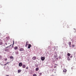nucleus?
<instances>
[{"mask_svg":"<svg viewBox=\"0 0 76 76\" xmlns=\"http://www.w3.org/2000/svg\"><path fill=\"white\" fill-rule=\"evenodd\" d=\"M68 44H69V47H71V42H68Z\"/></svg>","mask_w":76,"mask_h":76,"instance_id":"5","label":"nucleus"},{"mask_svg":"<svg viewBox=\"0 0 76 76\" xmlns=\"http://www.w3.org/2000/svg\"><path fill=\"white\" fill-rule=\"evenodd\" d=\"M9 46H7V47L6 48H9Z\"/></svg>","mask_w":76,"mask_h":76,"instance_id":"26","label":"nucleus"},{"mask_svg":"<svg viewBox=\"0 0 76 76\" xmlns=\"http://www.w3.org/2000/svg\"><path fill=\"white\" fill-rule=\"evenodd\" d=\"M38 70H39V68L37 67L36 69V71H37Z\"/></svg>","mask_w":76,"mask_h":76,"instance_id":"13","label":"nucleus"},{"mask_svg":"<svg viewBox=\"0 0 76 76\" xmlns=\"http://www.w3.org/2000/svg\"><path fill=\"white\" fill-rule=\"evenodd\" d=\"M28 44H29V42H27L26 43L25 47H27L28 45Z\"/></svg>","mask_w":76,"mask_h":76,"instance_id":"3","label":"nucleus"},{"mask_svg":"<svg viewBox=\"0 0 76 76\" xmlns=\"http://www.w3.org/2000/svg\"><path fill=\"white\" fill-rule=\"evenodd\" d=\"M31 46H32L30 44L28 45V48L29 49H30V48H31Z\"/></svg>","mask_w":76,"mask_h":76,"instance_id":"2","label":"nucleus"},{"mask_svg":"<svg viewBox=\"0 0 76 76\" xmlns=\"http://www.w3.org/2000/svg\"><path fill=\"white\" fill-rule=\"evenodd\" d=\"M20 51H23V48H20Z\"/></svg>","mask_w":76,"mask_h":76,"instance_id":"8","label":"nucleus"},{"mask_svg":"<svg viewBox=\"0 0 76 76\" xmlns=\"http://www.w3.org/2000/svg\"><path fill=\"white\" fill-rule=\"evenodd\" d=\"M74 29H75V30H76V29H75V28H74Z\"/></svg>","mask_w":76,"mask_h":76,"instance_id":"35","label":"nucleus"},{"mask_svg":"<svg viewBox=\"0 0 76 76\" xmlns=\"http://www.w3.org/2000/svg\"><path fill=\"white\" fill-rule=\"evenodd\" d=\"M61 53L63 54V52H61Z\"/></svg>","mask_w":76,"mask_h":76,"instance_id":"33","label":"nucleus"},{"mask_svg":"<svg viewBox=\"0 0 76 76\" xmlns=\"http://www.w3.org/2000/svg\"><path fill=\"white\" fill-rule=\"evenodd\" d=\"M70 26H72V25H70Z\"/></svg>","mask_w":76,"mask_h":76,"instance_id":"34","label":"nucleus"},{"mask_svg":"<svg viewBox=\"0 0 76 76\" xmlns=\"http://www.w3.org/2000/svg\"><path fill=\"white\" fill-rule=\"evenodd\" d=\"M5 51H8V50H7V49H6L5 50Z\"/></svg>","mask_w":76,"mask_h":76,"instance_id":"25","label":"nucleus"},{"mask_svg":"<svg viewBox=\"0 0 76 76\" xmlns=\"http://www.w3.org/2000/svg\"><path fill=\"white\" fill-rule=\"evenodd\" d=\"M22 67H23V68H25V67H26V66H25V65H23L22 66Z\"/></svg>","mask_w":76,"mask_h":76,"instance_id":"11","label":"nucleus"},{"mask_svg":"<svg viewBox=\"0 0 76 76\" xmlns=\"http://www.w3.org/2000/svg\"><path fill=\"white\" fill-rule=\"evenodd\" d=\"M40 75H42V73H40Z\"/></svg>","mask_w":76,"mask_h":76,"instance_id":"30","label":"nucleus"},{"mask_svg":"<svg viewBox=\"0 0 76 76\" xmlns=\"http://www.w3.org/2000/svg\"><path fill=\"white\" fill-rule=\"evenodd\" d=\"M10 58L11 59H12V60H13V59H14V58H13V57L12 56H10Z\"/></svg>","mask_w":76,"mask_h":76,"instance_id":"10","label":"nucleus"},{"mask_svg":"<svg viewBox=\"0 0 76 76\" xmlns=\"http://www.w3.org/2000/svg\"><path fill=\"white\" fill-rule=\"evenodd\" d=\"M67 58L68 60H70V58H69V56Z\"/></svg>","mask_w":76,"mask_h":76,"instance_id":"18","label":"nucleus"},{"mask_svg":"<svg viewBox=\"0 0 76 76\" xmlns=\"http://www.w3.org/2000/svg\"><path fill=\"white\" fill-rule=\"evenodd\" d=\"M16 54L17 55L18 54H19V53L18 52V51H17V52H16Z\"/></svg>","mask_w":76,"mask_h":76,"instance_id":"23","label":"nucleus"},{"mask_svg":"<svg viewBox=\"0 0 76 76\" xmlns=\"http://www.w3.org/2000/svg\"><path fill=\"white\" fill-rule=\"evenodd\" d=\"M8 63H10V62H7L6 64H4V66H6Z\"/></svg>","mask_w":76,"mask_h":76,"instance_id":"16","label":"nucleus"},{"mask_svg":"<svg viewBox=\"0 0 76 76\" xmlns=\"http://www.w3.org/2000/svg\"><path fill=\"white\" fill-rule=\"evenodd\" d=\"M5 61H7V58H6L5 59H4Z\"/></svg>","mask_w":76,"mask_h":76,"instance_id":"24","label":"nucleus"},{"mask_svg":"<svg viewBox=\"0 0 76 76\" xmlns=\"http://www.w3.org/2000/svg\"><path fill=\"white\" fill-rule=\"evenodd\" d=\"M53 76V75L52 76Z\"/></svg>","mask_w":76,"mask_h":76,"instance_id":"36","label":"nucleus"},{"mask_svg":"<svg viewBox=\"0 0 76 76\" xmlns=\"http://www.w3.org/2000/svg\"><path fill=\"white\" fill-rule=\"evenodd\" d=\"M68 56H70V54L69 53H68V54H67Z\"/></svg>","mask_w":76,"mask_h":76,"instance_id":"17","label":"nucleus"},{"mask_svg":"<svg viewBox=\"0 0 76 76\" xmlns=\"http://www.w3.org/2000/svg\"><path fill=\"white\" fill-rule=\"evenodd\" d=\"M41 60L42 61H44L45 60V58L44 57H42L41 58Z\"/></svg>","mask_w":76,"mask_h":76,"instance_id":"1","label":"nucleus"},{"mask_svg":"<svg viewBox=\"0 0 76 76\" xmlns=\"http://www.w3.org/2000/svg\"><path fill=\"white\" fill-rule=\"evenodd\" d=\"M19 66L20 67H21L22 66V63H20L19 64Z\"/></svg>","mask_w":76,"mask_h":76,"instance_id":"4","label":"nucleus"},{"mask_svg":"<svg viewBox=\"0 0 76 76\" xmlns=\"http://www.w3.org/2000/svg\"><path fill=\"white\" fill-rule=\"evenodd\" d=\"M5 45H7V43H5Z\"/></svg>","mask_w":76,"mask_h":76,"instance_id":"29","label":"nucleus"},{"mask_svg":"<svg viewBox=\"0 0 76 76\" xmlns=\"http://www.w3.org/2000/svg\"><path fill=\"white\" fill-rule=\"evenodd\" d=\"M75 46V45L74 44L72 45V47H74Z\"/></svg>","mask_w":76,"mask_h":76,"instance_id":"20","label":"nucleus"},{"mask_svg":"<svg viewBox=\"0 0 76 76\" xmlns=\"http://www.w3.org/2000/svg\"><path fill=\"white\" fill-rule=\"evenodd\" d=\"M2 44H3V42H0V45H2Z\"/></svg>","mask_w":76,"mask_h":76,"instance_id":"21","label":"nucleus"},{"mask_svg":"<svg viewBox=\"0 0 76 76\" xmlns=\"http://www.w3.org/2000/svg\"><path fill=\"white\" fill-rule=\"evenodd\" d=\"M26 69H28V67H27L26 68Z\"/></svg>","mask_w":76,"mask_h":76,"instance_id":"28","label":"nucleus"},{"mask_svg":"<svg viewBox=\"0 0 76 76\" xmlns=\"http://www.w3.org/2000/svg\"><path fill=\"white\" fill-rule=\"evenodd\" d=\"M6 38L7 39H8V40H9V39H10V37H6Z\"/></svg>","mask_w":76,"mask_h":76,"instance_id":"14","label":"nucleus"},{"mask_svg":"<svg viewBox=\"0 0 76 76\" xmlns=\"http://www.w3.org/2000/svg\"><path fill=\"white\" fill-rule=\"evenodd\" d=\"M33 76H37V75H36V74H34L33 75Z\"/></svg>","mask_w":76,"mask_h":76,"instance_id":"19","label":"nucleus"},{"mask_svg":"<svg viewBox=\"0 0 76 76\" xmlns=\"http://www.w3.org/2000/svg\"><path fill=\"white\" fill-rule=\"evenodd\" d=\"M18 48V47L17 46H15L14 48V49L15 50H17Z\"/></svg>","mask_w":76,"mask_h":76,"instance_id":"7","label":"nucleus"},{"mask_svg":"<svg viewBox=\"0 0 76 76\" xmlns=\"http://www.w3.org/2000/svg\"><path fill=\"white\" fill-rule=\"evenodd\" d=\"M32 59L33 60H36V57L34 56L32 58Z\"/></svg>","mask_w":76,"mask_h":76,"instance_id":"6","label":"nucleus"},{"mask_svg":"<svg viewBox=\"0 0 76 76\" xmlns=\"http://www.w3.org/2000/svg\"><path fill=\"white\" fill-rule=\"evenodd\" d=\"M73 57V56H70V58H72Z\"/></svg>","mask_w":76,"mask_h":76,"instance_id":"27","label":"nucleus"},{"mask_svg":"<svg viewBox=\"0 0 76 76\" xmlns=\"http://www.w3.org/2000/svg\"><path fill=\"white\" fill-rule=\"evenodd\" d=\"M50 46H49L48 48V50H50Z\"/></svg>","mask_w":76,"mask_h":76,"instance_id":"15","label":"nucleus"},{"mask_svg":"<svg viewBox=\"0 0 76 76\" xmlns=\"http://www.w3.org/2000/svg\"><path fill=\"white\" fill-rule=\"evenodd\" d=\"M63 72H64V73H66V72H67V70H66V69H65L64 70Z\"/></svg>","mask_w":76,"mask_h":76,"instance_id":"9","label":"nucleus"},{"mask_svg":"<svg viewBox=\"0 0 76 76\" xmlns=\"http://www.w3.org/2000/svg\"><path fill=\"white\" fill-rule=\"evenodd\" d=\"M13 44H12V46L13 45H14V44H15V42H14V41H13Z\"/></svg>","mask_w":76,"mask_h":76,"instance_id":"22","label":"nucleus"},{"mask_svg":"<svg viewBox=\"0 0 76 76\" xmlns=\"http://www.w3.org/2000/svg\"><path fill=\"white\" fill-rule=\"evenodd\" d=\"M6 76H9V75H7Z\"/></svg>","mask_w":76,"mask_h":76,"instance_id":"32","label":"nucleus"},{"mask_svg":"<svg viewBox=\"0 0 76 76\" xmlns=\"http://www.w3.org/2000/svg\"><path fill=\"white\" fill-rule=\"evenodd\" d=\"M21 72V70H18V73H20Z\"/></svg>","mask_w":76,"mask_h":76,"instance_id":"12","label":"nucleus"},{"mask_svg":"<svg viewBox=\"0 0 76 76\" xmlns=\"http://www.w3.org/2000/svg\"><path fill=\"white\" fill-rule=\"evenodd\" d=\"M11 45H10V47H11Z\"/></svg>","mask_w":76,"mask_h":76,"instance_id":"31","label":"nucleus"}]
</instances>
